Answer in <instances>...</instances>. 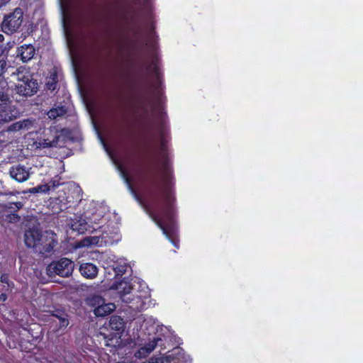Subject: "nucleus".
I'll use <instances>...</instances> for the list:
<instances>
[{"mask_svg":"<svg viewBox=\"0 0 363 363\" xmlns=\"http://www.w3.org/2000/svg\"><path fill=\"white\" fill-rule=\"evenodd\" d=\"M164 172V182L162 188L160 190L158 182L155 174H149L143 171H138V177L142 182L146 194L157 201L162 198L164 206L158 211L147 209V212L152 220L162 230L163 234L176 247H179V240L176 226V218L177 212L175 208L176 198L174 195L172 187V177L169 171L168 159L165 158L162 164Z\"/></svg>","mask_w":363,"mask_h":363,"instance_id":"1","label":"nucleus"},{"mask_svg":"<svg viewBox=\"0 0 363 363\" xmlns=\"http://www.w3.org/2000/svg\"><path fill=\"white\" fill-rule=\"evenodd\" d=\"M137 100H133L131 97L130 110L133 116L135 124L143 133L146 135L153 136L151 131V123L149 118V111L145 104L147 98L144 94L138 95ZM135 99V98H134Z\"/></svg>","mask_w":363,"mask_h":363,"instance_id":"2","label":"nucleus"},{"mask_svg":"<svg viewBox=\"0 0 363 363\" xmlns=\"http://www.w3.org/2000/svg\"><path fill=\"white\" fill-rule=\"evenodd\" d=\"M11 89L6 80H0V125L9 123L20 116L19 110L12 104Z\"/></svg>","mask_w":363,"mask_h":363,"instance_id":"3","label":"nucleus"},{"mask_svg":"<svg viewBox=\"0 0 363 363\" xmlns=\"http://www.w3.org/2000/svg\"><path fill=\"white\" fill-rule=\"evenodd\" d=\"M24 241L28 247L35 248V250L42 254L50 253L55 245L53 239H46L48 242H43L41 232L35 229H30L26 231Z\"/></svg>","mask_w":363,"mask_h":363,"instance_id":"4","label":"nucleus"},{"mask_svg":"<svg viewBox=\"0 0 363 363\" xmlns=\"http://www.w3.org/2000/svg\"><path fill=\"white\" fill-rule=\"evenodd\" d=\"M111 333L104 335L105 346L116 347L121 342V335L124 332L125 323L122 318L118 315H113L109 320Z\"/></svg>","mask_w":363,"mask_h":363,"instance_id":"5","label":"nucleus"},{"mask_svg":"<svg viewBox=\"0 0 363 363\" xmlns=\"http://www.w3.org/2000/svg\"><path fill=\"white\" fill-rule=\"evenodd\" d=\"M23 18V12L19 7L12 12L6 14L1 23V30L8 35L13 34L18 30Z\"/></svg>","mask_w":363,"mask_h":363,"instance_id":"6","label":"nucleus"},{"mask_svg":"<svg viewBox=\"0 0 363 363\" xmlns=\"http://www.w3.org/2000/svg\"><path fill=\"white\" fill-rule=\"evenodd\" d=\"M72 262L65 257L57 261H52L46 268L47 274L49 277L58 275L62 277H67L72 274Z\"/></svg>","mask_w":363,"mask_h":363,"instance_id":"7","label":"nucleus"},{"mask_svg":"<svg viewBox=\"0 0 363 363\" xmlns=\"http://www.w3.org/2000/svg\"><path fill=\"white\" fill-rule=\"evenodd\" d=\"M23 207L21 201L9 202L0 204V214L5 217V220L9 223H14L20 220L21 217L17 212Z\"/></svg>","mask_w":363,"mask_h":363,"instance_id":"8","label":"nucleus"},{"mask_svg":"<svg viewBox=\"0 0 363 363\" xmlns=\"http://www.w3.org/2000/svg\"><path fill=\"white\" fill-rule=\"evenodd\" d=\"M19 80L22 84L16 86L17 94L23 96H30L37 92L38 84L37 80L33 79L30 75H23L19 77Z\"/></svg>","mask_w":363,"mask_h":363,"instance_id":"9","label":"nucleus"},{"mask_svg":"<svg viewBox=\"0 0 363 363\" xmlns=\"http://www.w3.org/2000/svg\"><path fill=\"white\" fill-rule=\"evenodd\" d=\"M53 318L50 322V328L55 333L63 332L69 325V315L65 310L55 309L51 311Z\"/></svg>","mask_w":363,"mask_h":363,"instance_id":"10","label":"nucleus"},{"mask_svg":"<svg viewBox=\"0 0 363 363\" xmlns=\"http://www.w3.org/2000/svg\"><path fill=\"white\" fill-rule=\"evenodd\" d=\"M9 174L12 179L18 182L22 183L28 179L30 172L25 166L18 164L11 167Z\"/></svg>","mask_w":363,"mask_h":363,"instance_id":"11","label":"nucleus"},{"mask_svg":"<svg viewBox=\"0 0 363 363\" xmlns=\"http://www.w3.org/2000/svg\"><path fill=\"white\" fill-rule=\"evenodd\" d=\"M79 272L84 278L93 279L97 277L99 269L97 266L93 263L84 262L80 264Z\"/></svg>","mask_w":363,"mask_h":363,"instance_id":"12","label":"nucleus"},{"mask_svg":"<svg viewBox=\"0 0 363 363\" xmlns=\"http://www.w3.org/2000/svg\"><path fill=\"white\" fill-rule=\"evenodd\" d=\"M35 49L31 44H24L18 48L17 56L23 62H27L34 57Z\"/></svg>","mask_w":363,"mask_h":363,"instance_id":"13","label":"nucleus"},{"mask_svg":"<svg viewBox=\"0 0 363 363\" xmlns=\"http://www.w3.org/2000/svg\"><path fill=\"white\" fill-rule=\"evenodd\" d=\"M35 122L34 118H25L12 123L9 127V131H19V130H30Z\"/></svg>","mask_w":363,"mask_h":363,"instance_id":"14","label":"nucleus"},{"mask_svg":"<svg viewBox=\"0 0 363 363\" xmlns=\"http://www.w3.org/2000/svg\"><path fill=\"white\" fill-rule=\"evenodd\" d=\"M111 289L117 290L121 298H123L124 296L130 294L133 287L130 281L123 279L119 282H114Z\"/></svg>","mask_w":363,"mask_h":363,"instance_id":"15","label":"nucleus"},{"mask_svg":"<svg viewBox=\"0 0 363 363\" xmlns=\"http://www.w3.org/2000/svg\"><path fill=\"white\" fill-rule=\"evenodd\" d=\"M72 228L74 230H77L79 233L83 234L86 231L93 232L97 228L91 226L85 220H79L77 223H74L72 225Z\"/></svg>","mask_w":363,"mask_h":363,"instance_id":"16","label":"nucleus"},{"mask_svg":"<svg viewBox=\"0 0 363 363\" xmlns=\"http://www.w3.org/2000/svg\"><path fill=\"white\" fill-rule=\"evenodd\" d=\"M115 308L113 303L101 304L94 309V314L98 317H104L109 315Z\"/></svg>","mask_w":363,"mask_h":363,"instance_id":"17","label":"nucleus"},{"mask_svg":"<svg viewBox=\"0 0 363 363\" xmlns=\"http://www.w3.org/2000/svg\"><path fill=\"white\" fill-rule=\"evenodd\" d=\"M58 75L55 70L50 72L46 78L45 86L48 90L55 91L57 87Z\"/></svg>","mask_w":363,"mask_h":363,"instance_id":"18","label":"nucleus"},{"mask_svg":"<svg viewBox=\"0 0 363 363\" xmlns=\"http://www.w3.org/2000/svg\"><path fill=\"white\" fill-rule=\"evenodd\" d=\"M160 118V121L158 125V132L162 142V149H164L165 147L164 138L167 131V128L165 125L164 121H163L162 113H161Z\"/></svg>","mask_w":363,"mask_h":363,"instance_id":"19","label":"nucleus"},{"mask_svg":"<svg viewBox=\"0 0 363 363\" xmlns=\"http://www.w3.org/2000/svg\"><path fill=\"white\" fill-rule=\"evenodd\" d=\"M67 108L64 106H57V108H51L48 113V117L52 119H55L59 116H62L67 113Z\"/></svg>","mask_w":363,"mask_h":363,"instance_id":"20","label":"nucleus"},{"mask_svg":"<svg viewBox=\"0 0 363 363\" xmlns=\"http://www.w3.org/2000/svg\"><path fill=\"white\" fill-rule=\"evenodd\" d=\"M69 202H70V201L69 200L68 197L61 199L60 196V197L55 198L53 200L52 203H55L58 206L55 210V212L60 213V212L64 211L65 209H66L67 208V205Z\"/></svg>","mask_w":363,"mask_h":363,"instance_id":"21","label":"nucleus"},{"mask_svg":"<svg viewBox=\"0 0 363 363\" xmlns=\"http://www.w3.org/2000/svg\"><path fill=\"white\" fill-rule=\"evenodd\" d=\"M157 57H154L152 60V63L146 66L145 69L147 72L152 71V72L156 76L157 79L160 78V69L157 65Z\"/></svg>","mask_w":363,"mask_h":363,"instance_id":"22","label":"nucleus"},{"mask_svg":"<svg viewBox=\"0 0 363 363\" xmlns=\"http://www.w3.org/2000/svg\"><path fill=\"white\" fill-rule=\"evenodd\" d=\"M61 177L58 174L52 177L47 184L48 187V191L50 190H55L56 188L62 185L63 183L61 182Z\"/></svg>","mask_w":363,"mask_h":363,"instance_id":"23","label":"nucleus"},{"mask_svg":"<svg viewBox=\"0 0 363 363\" xmlns=\"http://www.w3.org/2000/svg\"><path fill=\"white\" fill-rule=\"evenodd\" d=\"M128 265L125 263L115 262L113 264V270L116 273V276H123L127 270Z\"/></svg>","mask_w":363,"mask_h":363,"instance_id":"24","label":"nucleus"},{"mask_svg":"<svg viewBox=\"0 0 363 363\" xmlns=\"http://www.w3.org/2000/svg\"><path fill=\"white\" fill-rule=\"evenodd\" d=\"M121 174H122V176H123L125 182L128 185L129 188L132 191H133V186L132 184V179L130 177L129 173L125 169H121Z\"/></svg>","mask_w":363,"mask_h":363,"instance_id":"25","label":"nucleus"},{"mask_svg":"<svg viewBox=\"0 0 363 363\" xmlns=\"http://www.w3.org/2000/svg\"><path fill=\"white\" fill-rule=\"evenodd\" d=\"M160 340V338H154L147 345H145L144 349L146 350L147 353L151 352L156 347L157 345V341Z\"/></svg>","mask_w":363,"mask_h":363,"instance_id":"26","label":"nucleus"},{"mask_svg":"<svg viewBox=\"0 0 363 363\" xmlns=\"http://www.w3.org/2000/svg\"><path fill=\"white\" fill-rule=\"evenodd\" d=\"M33 191L35 192V193H38V192L48 193V192H49L48 187V185H46V184L38 185V186L34 187Z\"/></svg>","mask_w":363,"mask_h":363,"instance_id":"27","label":"nucleus"},{"mask_svg":"<svg viewBox=\"0 0 363 363\" xmlns=\"http://www.w3.org/2000/svg\"><path fill=\"white\" fill-rule=\"evenodd\" d=\"M0 281L9 286V277L7 274H3L0 277Z\"/></svg>","mask_w":363,"mask_h":363,"instance_id":"28","label":"nucleus"},{"mask_svg":"<svg viewBox=\"0 0 363 363\" xmlns=\"http://www.w3.org/2000/svg\"><path fill=\"white\" fill-rule=\"evenodd\" d=\"M160 359L158 358H150L148 360L143 362V363H160Z\"/></svg>","mask_w":363,"mask_h":363,"instance_id":"29","label":"nucleus"},{"mask_svg":"<svg viewBox=\"0 0 363 363\" xmlns=\"http://www.w3.org/2000/svg\"><path fill=\"white\" fill-rule=\"evenodd\" d=\"M7 295L4 293H2L0 294V301H5L7 299Z\"/></svg>","mask_w":363,"mask_h":363,"instance_id":"30","label":"nucleus"},{"mask_svg":"<svg viewBox=\"0 0 363 363\" xmlns=\"http://www.w3.org/2000/svg\"><path fill=\"white\" fill-rule=\"evenodd\" d=\"M135 16H136V11H135V10L132 9H131V16H130V18L132 21L135 20Z\"/></svg>","mask_w":363,"mask_h":363,"instance_id":"31","label":"nucleus"},{"mask_svg":"<svg viewBox=\"0 0 363 363\" xmlns=\"http://www.w3.org/2000/svg\"><path fill=\"white\" fill-rule=\"evenodd\" d=\"M7 3V1L6 0H0V8L3 6H4Z\"/></svg>","mask_w":363,"mask_h":363,"instance_id":"32","label":"nucleus"},{"mask_svg":"<svg viewBox=\"0 0 363 363\" xmlns=\"http://www.w3.org/2000/svg\"><path fill=\"white\" fill-rule=\"evenodd\" d=\"M128 87L131 91H132V90H133V87H134L133 84V83H129V82H128Z\"/></svg>","mask_w":363,"mask_h":363,"instance_id":"33","label":"nucleus"},{"mask_svg":"<svg viewBox=\"0 0 363 363\" xmlns=\"http://www.w3.org/2000/svg\"><path fill=\"white\" fill-rule=\"evenodd\" d=\"M148 4V0H144L143 2V5L144 6H147Z\"/></svg>","mask_w":363,"mask_h":363,"instance_id":"34","label":"nucleus"},{"mask_svg":"<svg viewBox=\"0 0 363 363\" xmlns=\"http://www.w3.org/2000/svg\"><path fill=\"white\" fill-rule=\"evenodd\" d=\"M4 35H3L2 34H0V43H1V42H3V41H4Z\"/></svg>","mask_w":363,"mask_h":363,"instance_id":"35","label":"nucleus"},{"mask_svg":"<svg viewBox=\"0 0 363 363\" xmlns=\"http://www.w3.org/2000/svg\"><path fill=\"white\" fill-rule=\"evenodd\" d=\"M151 29H152V31H154V30H155V27H154V26H153V25H152V26H151Z\"/></svg>","mask_w":363,"mask_h":363,"instance_id":"36","label":"nucleus"}]
</instances>
